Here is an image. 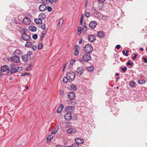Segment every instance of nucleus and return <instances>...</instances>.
<instances>
[{
	"label": "nucleus",
	"instance_id": "nucleus-1",
	"mask_svg": "<svg viewBox=\"0 0 147 147\" xmlns=\"http://www.w3.org/2000/svg\"><path fill=\"white\" fill-rule=\"evenodd\" d=\"M67 78L68 79V80L69 81H72L75 79L76 75L72 71H69L67 74Z\"/></svg>",
	"mask_w": 147,
	"mask_h": 147
},
{
	"label": "nucleus",
	"instance_id": "nucleus-2",
	"mask_svg": "<svg viewBox=\"0 0 147 147\" xmlns=\"http://www.w3.org/2000/svg\"><path fill=\"white\" fill-rule=\"evenodd\" d=\"M93 49L92 46L90 44L86 45L84 47V51L88 53H91Z\"/></svg>",
	"mask_w": 147,
	"mask_h": 147
},
{
	"label": "nucleus",
	"instance_id": "nucleus-3",
	"mask_svg": "<svg viewBox=\"0 0 147 147\" xmlns=\"http://www.w3.org/2000/svg\"><path fill=\"white\" fill-rule=\"evenodd\" d=\"M83 59L86 61H90L91 59L90 54L89 53H86L82 57Z\"/></svg>",
	"mask_w": 147,
	"mask_h": 147
},
{
	"label": "nucleus",
	"instance_id": "nucleus-4",
	"mask_svg": "<svg viewBox=\"0 0 147 147\" xmlns=\"http://www.w3.org/2000/svg\"><path fill=\"white\" fill-rule=\"evenodd\" d=\"M9 69H10L11 73H16L18 71L16 67L15 64L14 63H12L10 65Z\"/></svg>",
	"mask_w": 147,
	"mask_h": 147
},
{
	"label": "nucleus",
	"instance_id": "nucleus-5",
	"mask_svg": "<svg viewBox=\"0 0 147 147\" xmlns=\"http://www.w3.org/2000/svg\"><path fill=\"white\" fill-rule=\"evenodd\" d=\"M22 37L24 40L26 41H30L31 39L30 36L25 33L22 34Z\"/></svg>",
	"mask_w": 147,
	"mask_h": 147
},
{
	"label": "nucleus",
	"instance_id": "nucleus-6",
	"mask_svg": "<svg viewBox=\"0 0 147 147\" xmlns=\"http://www.w3.org/2000/svg\"><path fill=\"white\" fill-rule=\"evenodd\" d=\"M11 59L12 61L14 63H18L20 61L19 56L16 55H14V56L11 57Z\"/></svg>",
	"mask_w": 147,
	"mask_h": 147
},
{
	"label": "nucleus",
	"instance_id": "nucleus-7",
	"mask_svg": "<svg viewBox=\"0 0 147 147\" xmlns=\"http://www.w3.org/2000/svg\"><path fill=\"white\" fill-rule=\"evenodd\" d=\"M84 69L82 67H78L76 69V73L79 75H81L83 73Z\"/></svg>",
	"mask_w": 147,
	"mask_h": 147
},
{
	"label": "nucleus",
	"instance_id": "nucleus-8",
	"mask_svg": "<svg viewBox=\"0 0 147 147\" xmlns=\"http://www.w3.org/2000/svg\"><path fill=\"white\" fill-rule=\"evenodd\" d=\"M23 23L25 25H28L30 24V20L28 17H26L24 18L23 20Z\"/></svg>",
	"mask_w": 147,
	"mask_h": 147
},
{
	"label": "nucleus",
	"instance_id": "nucleus-9",
	"mask_svg": "<svg viewBox=\"0 0 147 147\" xmlns=\"http://www.w3.org/2000/svg\"><path fill=\"white\" fill-rule=\"evenodd\" d=\"M39 9L41 11H43L47 9V7L45 4H42L39 7Z\"/></svg>",
	"mask_w": 147,
	"mask_h": 147
},
{
	"label": "nucleus",
	"instance_id": "nucleus-10",
	"mask_svg": "<svg viewBox=\"0 0 147 147\" xmlns=\"http://www.w3.org/2000/svg\"><path fill=\"white\" fill-rule=\"evenodd\" d=\"M68 97L70 100H73L75 97V93L72 92H69L67 95Z\"/></svg>",
	"mask_w": 147,
	"mask_h": 147
},
{
	"label": "nucleus",
	"instance_id": "nucleus-11",
	"mask_svg": "<svg viewBox=\"0 0 147 147\" xmlns=\"http://www.w3.org/2000/svg\"><path fill=\"white\" fill-rule=\"evenodd\" d=\"M76 132V130L74 128H70L68 129L67 130V134H74Z\"/></svg>",
	"mask_w": 147,
	"mask_h": 147
},
{
	"label": "nucleus",
	"instance_id": "nucleus-12",
	"mask_svg": "<svg viewBox=\"0 0 147 147\" xmlns=\"http://www.w3.org/2000/svg\"><path fill=\"white\" fill-rule=\"evenodd\" d=\"M97 25L96 22L94 21H91L89 24V26L92 28H94Z\"/></svg>",
	"mask_w": 147,
	"mask_h": 147
},
{
	"label": "nucleus",
	"instance_id": "nucleus-13",
	"mask_svg": "<svg viewBox=\"0 0 147 147\" xmlns=\"http://www.w3.org/2000/svg\"><path fill=\"white\" fill-rule=\"evenodd\" d=\"M88 39L89 41L91 42H93L96 40V37L93 35H91L88 36Z\"/></svg>",
	"mask_w": 147,
	"mask_h": 147
},
{
	"label": "nucleus",
	"instance_id": "nucleus-14",
	"mask_svg": "<svg viewBox=\"0 0 147 147\" xmlns=\"http://www.w3.org/2000/svg\"><path fill=\"white\" fill-rule=\"evenodd\" d=\"M1 69L2 71L5 72L9 70V66L7 65H4L1 67Z\"/></svg>",
	"mask_w": 147,
	"mask_h": 147
},
{
	"label": "nucleus",
	"instance_id": "nucleus-15",
	"mask_svg": "<svg viewBox=\"0 0 147 147\" xmlns=\"http://www.w3.org/2000/svg\"><path fill=\"white\" fill-rule=\"evenodd\" d=\"M64 117L66 120L69 121L71 119V115L70 113H68L65 115Z\"/></svg>",
	"mask_w": 147,
	"mask_h": 147
},
{
	"label": "nucleus",
	"instance_id": "nucleus-16",
	"mask_svg": "<svg viewBox=\"0 0 147 147\" xmlns=\"http://www.w3.org/2000/svg\"><path fill=\"white\" fill-rule=\"evenodd\" d=\"M75 141L76 143L79 144H82L84 142V140L80 138H77L75 139Z\"/></svg>",
	"mask_w": 147,
	"mask_h": 147
},
{
	"label": "nucleus",
	"instance_id": "nucleus-17",
	"mask_svg": "<svg viewBox=\"0 0 147 147\" xmlns=\"http://www.w3.org/2000/svg\"><path fill=\"white\" fill-rule=\"evenodd\" d=\"M74 109V107L72 106H68L66 108V111L67 112L70 113L72 112Z\"/></svg>",
	"mask_w": 147,
	"mask_h": 147
},
{
	"label": "nucleus",
	"instance_id": "nucleus-18",
	"mask_svg": "<svg viewBox=\"0 0 147 147\" xmlns=\"http://www.w3.org/2000/svg\"><path fill=\"white\" fill-rule=\"evenodd\" d=\"M63 107L64 106L63 104H60L57 108V113H61L62 109H63Z\"/></svg>",
	"mask_w": 147,
	"mask_h": 147
},
{
	"label": "nucleus",
	"instance_id": "nucleus-19",
	"mask_svg": "<svg viewBox=\"0 0 147 147\" xmlns=\"http://www.w3.org/2000/svg\"><path fill=\"white\" fill-rule=\"evenodd\" d=\"M53 137L54 136H53L52 134L49 135L46 139L47 143H50L51 142V140L52 139Z\"/></svg>",
	"mask_w": 147,
	"mask_h": 147
},
{
	"label": "nucleus",
	"instance_id": "nucleus-20",
	"mask_svg": "<svg viewBox=\"0 0 147 147\" xmlns=\"http://www.w3.org/2000/svg\"><path fill=\"white\" fill-rule=\"evenodd\" d=\"M94 14L96 18H98L101 16V14L99 12H97L96 10L94 9Z\"/></svg>",
	"mask_w": 147,
	"mask_h": 147
},
{
	"label": "nucleus",
	"instance_id": "nucleus-21",
	"mask_svg": "<svg viewBox=\"0 0 147 147\" xmlns=\"http://www.w3.org/2000/svg\"><path fill=\"white\" fill-rule=\"evenodd\" d=\"M27 29L24 28L23 26H20L19 27V31L21 33H25Z\"/></svg>",
	"mask_w": 147,
	"mask_h": 147
},
{
	"label": "nucleus",
	"instance_id": "nucleus-22",
	"mask_svg": "<svg viewBox=\"0 0 147 147\" xmlns=\"http://www.w3.org/2000/svg\"><path fill=\"white\" fill-rule=\"evenodd\" d=\"M29 30L32 32H35L37 30L36 28L33 26H30L29 27Z\"/></svg>",
	"mask_w": 147,
	"mask_h": 147
},
{
	"label": "nucleus",
	"instance_id": "nucleus-23",
	"mask_svg": "<svg viewBox=\"0 0 147 147\" xmlns=\"http://www.w3.org/2000/svg\"><path fill=\"white\" fill-rule=\"evenodd\" d=\"M98 36L99 38H103L105 36V34L103 32L99 31L97 32Z\"/></svg>",
	"mask_w": 147,
	"mask_h": 147
},
{
	"label": "nucleus",
	"instance_id": "nucleus-24",
	"mask_svg": "<svg viewBox=\"0 0 147 147\" xmlns=\"http://www.w3.org/2000/svg\"><path fill=\"white\" fill-rule=\"evenodd\" d=\"M22 59L23 61L26 62L28 61V58L27 55H23L22 57Z\"/></svg>",
	"mask_w": 147,
	"mask_h": 147
},
{
	"label": "nucleus",
	"instance_id": "nucleus-25",
	"mask_svg": "<svg viewBox=\"0 0 147 147\" xmlns=\"http://www.w3.org/2000/svg\"><path fill=\"white\" fill-rule=\"evenodd\" d=\"M34 22L36 24H41L42 22L41 20L39 18H35L34 19Z\"/></svg>",
	"mask_w": 147,
	"mask_h": 147
},
{
	"label": "nucleus",
	"instance_id": "nucleus-26",
	"mask_svg": "<svg viewBox=\"0 0 147 147\" xmlns=\"http://www.w3.org/2000/svg\"><path fill=\"white\" fill-rule=\"evenodd\" d=\"M32 46V43L30 42H27L25 45V47L28 48Z\"/></svg>",
	"mask_w": 147,
	"mask_h": 147
},
{
	"label": "nucleus",
	"instance_id": "nucleus-27",
	"mask_svg": "<svg viewBox=\"0 0 147 147\" xmlns=\"http://www.w3.org/2000/svg\"><path fill=\"white\" fill-rule=\"evenodd\" d=\"M21 53V51L18 49L16 50L13 53V54L17 56H19L20 54Z\"/></svg>",
	"mask_w": 147,
	"mask_h": 147
},
{
	"label": "nucleus",
	"instance_id": "nucleus-28",
	"mask_svg": "<svg viewBox=\"0 0 147 147\" xmlns=\"http://www.w3.org/2000/svg\"><path fill=\"white\" fill-rule=\"evenodd\" d=\"M39 18L42 20H43L45 18V15L43 13H40L38 16Z\"/></svg>",
	"mask_w": 147,
	"mask_h": 147
},
{
	"label": "nucleus",
	"instance_id": "nucleus-29",
	"mask_svg": "<svg viewBox=\"0 0 147 147\" xmlns=\"http://www.w3.org/2000/svg\"><path fill=\"white\" fill-rule=\"evenodd\" d=\"M63 19H62V18L60 19L59 21V23H58V27H61L63 24Z\"/></svg>",
	"mask_w": 147,
	"mask_h": 147
},
{
	"label": "nucleus",
	"instance_id": "nucleus-30",
	"mask_svg": "<svg viewBox=\"0 0 147 147\" xmlns=\"http://www.w3.org/2000/svg\"><path fill=\"white\" fill-rule=\"evenodd\" d=\"M58 130V128H57L55 127V128H53L52 130L51 131V134H55L56 133V132Z\"/></svg>",
	"mask_w": 147,
	"mask_h": 147
},
{
	"label": "nucleus",
	"instance_id": "nucleus-31",
	"mask_svg": "<svg viewBox=\"0 0 147 147\" xmlns=\"http://www.w3.org/2000/svg\"><path fill=\"white\" fill-rule=\"evenodd\" d=\"M70 87L71 89L74 91H76L77 90L76 86L74 84H73L71 85Z\"/></svg>",
	"mask_w": 147,
	"mask_h": 147
},
{
	"label": "nucleus",
	"instance_id": "nucleus-32",
	"mask_svg": "<svg viewBox=\"0 0 147 147\" xmlns=\"http://www.w3.org/2000/svg\"><path fill=\"white\" fill-rule=\"evenodd\" d=\"M75 59H73L71 61L70 63L69 64V67H72L73 64L75 62Z\"/></svg>",
	"mask_w": 147,
	"mask_h": 147
},
{
	"label": "nucleus",
	"instance_id": "nucleus-33",
	"mask_svg": "<svg viewBox=\"0 0 147 147\" xmlns=\"http://www.w3.org/2000/svg\"><path fill=\"white\" fill-rule=\"evenodd\" d=\"M87 30V28L85 26H84L82 29V32L84 34L86 33V32Z\"/></svg>",
	"mask_w": 147,
	"mask_h": 147
},
{
	"label": "nucleus",
	"instance_id": "nucleus-34",
	"mask_svg": "<svg viewBox=\"0 0 147 147\" xmlns=\"http://www.w3.org/2000/svg\"><path fill=\"white\" fill-rule=\"evenodd\" d=\"M138 82L139 84H144L146 82L145 80H138Z\"/></svg>",
	"mask_w": 147,
	"mask_h": 147
},
{
	"label": "nucleus",
	"instance_id": "nucleus-35",
	"mask_svg": "<svg viewBox=\"0 0 147 147\" xmlns=\"http://www.w3.org/2000/svg\"><path fill=\"white\" fill-rule=\"evenodd\" d=\"M88 70L90 72L94 70V67L93 66L88 67L87 68Z\"/></svg>",
	"mask_w": 147,
	"mask_h": 147
},
{
	"label": "nucleus",
	"instance_id": "nucleus-36",
	"mask_svg": "<svg viewBox=\"0 0 147 147\" xmlns=\"http://www.w3.org/2000/svg\"><path fill=\"white\" fill-rule=\"evenodd\" d=\"M136 83L133 81L132 82H130L129 83V86L131 87H134L136 84Z\"/></svg>",
	"mask_w": 147,
	"mask_h": 147
},
{
	"label": "nucleus",
	"instance_id": "nucleus-37",
	"mask_svg": "<svg viewBox=\"0 0 147 147\" xmlns=\"http://www.w3.org/2000/svg\"><path fill=\"white\" fill-rule=\"evenodd\" d=\"M46 34L45 33H42L41 34V36L40 37V40L42 41L43 39V38L45 36V35Z\"/></svg>",
	"mask_w": 147,
	"mask_h": 147
},
{
	"label": "nucleus",
	"instance_id": "nucleus-38",
	"mask_svg": "<svg viewBox=\"0 0 147 147\" xmlns=\"http://www.w3.org/2000/svg\"><path fill=\"white\" fill-rule=\"evenodd\" d=\"M68 80V79L67 78V77H63V82L66 83L67 82Z\"/></svg>",
	"mask_w": 147,
	"mask_h": 147
},
{
	"label": "nucleus",
	"instance_id": "nucleus-39",
	"mask_svg": "<svg viewBox=\"0 0 147 147\" xmlns=\"http://www.w3.org/2000/svg\"><path fill=\"white\" fill-rule=\"evenodd\" d=\"M43 47V45L41 43H40L38 44V49H42Z\"/></svg>",
	"mask_w": 147,
	"mask_h": 147
},
{
	"label": "nucleus",
	"instance_id": "nucleus-40",
	"mask_svg": "<svg viewBox=\"0 0 147 147\" xmlns=\"http://www.w3.org/2000/svg\"><path fill=\"white\" fill-rule=\"evenodd\" d=\"M81 27L79 26L78 28V35H80L81 34Z\"/></svg>",
	"mask_w": 147,
	"mask_h": 147
},
{
	"label": "nucleus",
	"instance_id": "nucleus-41",
	"mask_svg": "<svg viewBox=\"0 0 147 147\" xmlns=\"http://www.w3.org/2000/svg\"><path fill=\"white\" fill-rule=\"evenodd\" d=\"M71 146V147H79V144L76 143H74Z\"/></svg>",
	"mask_w": 147,
	"mask_h": 147
},
{
	"label": "nucleus",
	"instance_id": "nucleus-42",
	"mask_svg": "<svg viewBox=\"0 0 147 147\" xmlns=\"http://www.w3.org/2000/svg\"><path fill=\"white\" fill-rule=\"evenodd\" d=\"M121 69L122 70V71L125 72L127 70V68L125 66L123 68L121 67Z\"/></svg>",
	"mask_w": 147,
	"mask_h": 147
},
{
	"label": "nucleus",
	"instance_id": "nucleus-43",
	"mask_svg": "<svg viewBox=\"0 0 147 147\" xmlns=\"http://www.w3.org/2000/svg\"><path fill=\"white\" fill-rule=\"evenodd\" d=\"M33 54L32 51H28L27 53V54L26 55H29V56H30L31 55H32Z\"/></svg>",
	"mask_w": 147,
	"mask_h": 147
},
{
	"label": "nucleus",
	"instance_id": "nucleus-44",
	"mask_svg": "<svg viewBox=\"0 0 147 147\" xmlns=\"http://www.w3.org/2000/svg\"><path fill=\"white\" fill-rule=\"evenodd\" d=\"M131 60H129L128 61V62L127 63V65L131 66L132 65V63H130Z\"/></svg>",
	"mask_w": 147,
	"mask_h": 147
},
{
	"label": "nucleus",
	"instance_id": "nucleus-45",
	"mask_svg": "<svg viewBox=\"0 0 147 147\" xmlns=\"http://www.w3.org/2000/svg\"><path fill=\"white\" fill-rule=\"evenodd\" d=\"M59 94L60 95H63L64 94V91L63 90H61L59 91Z\"/></svg>",
	"mask_w": 147,
	"mask_h": 147
},
{
	"label": "nucleus",
	"instance_id": "nucleus-46",
	"mask_svg": "<svg viewBox=\"0 0 147 147\" xmlns=\"http://www.w3.org/2000/svg\"><path fill=\"white\" fill-rule=\"evenodd\" d=\"M38 37V35L37 34H35L32 36V38L34 39H37Z\"/></svg>",
	"mask_w": 147,
	"mask_h": 147
},
{
	"label": "nucleus",
	"instance_id": "nucleus-47",
	"mask_svg": "<svg viewBox=\"0 0 147 147\" xmlns=\"http://www.w3.org/2000/svg\"><path fill=\"white\" fill-rule=\"evenodd\" d=\"M75 55L77 56L79 54V51L78 50H76L74 53Z\"/></svg>",
	"mask_w": 147,
	"mask_h": 147
},
{
	"label": "nucleus",
	"instance_id": "nucleus-48",
	"mask_svg": "<svg viewBox=\"0 0 147 147\" xmlns=\"http://www.w3.org/2000/svg\"><path fill=\"white\" fill-rule=\"evenodd\" d=\"M75 48L76 50H78H78L80 49V46L78 45H76L75 46Z\"/></svg>",
	"mask_w": 147,
	"mask_h": 147
},
{
	"label": "nucleus",
	"instance_id": "nucleus-49",
	"mask_svg": "<svg viewBox=\"0 0 147 147\" xmlns=\"http://www.w3.org/2000/svg\"><path fill=\"white\" fill-rule=\"evenodd\" d=\"M47 9L48 11L49 12L51 11L52 10L51 7L50 6H48L47 7Z\"/></svg>",
	"mask_w": 147,
	"mask_h": 147
},
{
	"label": "nucleus",
	"instance_id": "nucleus-50",
	"mask_svg": "<svg viewBox=\"0 0 147 147\" xmlns=\"http://www.w3.org/2000/svg\"><path fill=\"white\" fill-rule=\"evenodd\" d=\"M30 75V74L26 72L22 74V76H24L26 75L29 76Z\"/></svg>",
	"mask_w": 147,
	"mask_h": 147
},
{
	"label": "nucleus",
	"instance_id": "nucleus-51",
	"mask_svg": "<svg viewBox=\"0 0 147 147\" xmlns=\"http://www.w3.org/2000/svg\"><path fill=\"white\" fill-rule=\"evenodd\" d=\"M142 59L144 60V62L145 63H147V58H146L145 57H143Z\"/></svg>",
	"mask_w": 147,
	"mask_h": 147
},
{
	"label": "nucleus",
	"instance_id": "nucleus-52",
	"mask_svg": "<svg viewBox=\"0 0 147 147\" xmlns=\"http://www.w3.org/2000/svg\"><path fill=\"white\" fill-rule=\"evenodd\" d=\"M137 56V54H134V56L133 57H132V59L133 60H134L136 58V57Z\"/></svg>",
	"mask_w": 147,
	"mask_h": 147
},
{
	"label": "nucleus",
	"instance_id": "nucleus-53",
	"mask_svg": "<svg viewBox=\"0 0 147 147\" xmlns=\"http://www.w3.org/2000/svg\"><path fill=\"white\" fill-rule=\"evenodd\" d=\"M122 53L124 55L126 56H128V54H127V53H125V52L124 50H123L122 51Z\"/></svg>",
	"mask_w": 147,
	"mask_h": 147
},
{
	"label": "nucleus",
	"instance_id": "nucleus-54",
	"mask_svg": "<svg viewBox=\"0 0 147 147\" xmlns=\"http://www.w3.org/2000/svg\"><path fill=\"white\" fill-rule=\"evenodd\" d=\"M18 69L19 72H20L23 70V68L22 67H18Z\"/></svg>",
	"mask_w": 147,
	"mask_h": 147
},
{
	"label": "nucleus",
	"instance_id": "nucleus-55",
	"mask_svg": "<svg viewBox=\"0 0 147 147\" xmlns=\"http://www.w3.org/2000/svg\"><path fill=\"white\" fill-rule=\"evenodd\" d=\"M41 28L43 30H45V24H43L41 25Z\"/></svg>",
	"mask_w": 147,
	"mask_h": 147
},
{
	"label": "nucleus",
	"instance_id": "nucleus-56",
	"mask_svg": "<svg viewBox=\"0 0 147 147\" xmlns=\"http://www.w3.org/2000/svg\"><path fill=\"white\" fill-rule=\"evenodd\" d=\"M90 12H86L85 14V16L86 17H88L90 16Z\"/></svg>",
	"mask_w": 147,
	"mask_h": 147
},
{
	"label": "nucleus",
	"instance_id": "nucleus-57",
	"mask_svg": "<svg viewBox=\"0 0 147 147\" xmlns=\"http://www.w3.org/2000/svg\"><path fill=\"white\" fill-rule=\"evenodd\" d=\"M32 49L34 51H36L37 49V47L36 46H32Z\"/></svg>",
	"mask_w": 147,
	"mask_h": 147
},
{
	"label": "nucleus",
	"instance_id": "nucleus-58",
	"mask_svg": "<svg viewBox=\"0 0 147 147\" xmlns=\"http://www.w3.org/2000/svg\"><path fill=\"white\" fill-rule=\"evenodd\" d=\"M13 73H11V71H9L7 72L6 73V74L7 75H10L11 74H12Z\"/></svg>",
	"mask_w": 147,
	"mask_h": 147
},
{
	"label": "nucleus",
	"instance_id": "nucleus-59",
	"mask_svg": "<svg viewBox=\"0 0 147 147\" xmlns=\"http://www.w3.org/2000/svg\"><path fill=\"white\" fill-rule=\"evenodd\" d=\"M48 1V0H42V3L43 4H47Z\"/></svg>",
	"mask_w": 147,
	"mask_h": 147
},
{
	"label": "nucleus",
	"instance_id": "nucleus-60",
	"mask_svg": "<svg viewBox=\"0 0 147 147\" xmlns=\"http://www.w3.org/2000/svg\"><path fill=\"white\" fill-rule=\"evenodd\" d=\"M33 65V62H30L29 64L28 65V67H30H30L32 66Z\"/></svg>",
	"mask_w": 147,
	"mask_h": 147
},
{
	"label": "nucleus",
	"instance_id": "nucleus-61",
	"mask_svg": "<svg viewBox=\"0 0 147 147\" xmlns=\"http://www.w3.org/2000/svg\"><path fill=\"white\" fill-rule=\"evenodd\" d=\"M67 63H66V64H64L63 65V71H64L65 70V69L66 67V66H67Z\"/></svg>",
	"mask_w": 147,
	"mask_h": 147
},
{
	"label": "nucleus",
	"instance_id": "nucleus-62",
	"mask_svg": "<svg viewBox=\"0 0 147 147\" xmlns=\"http://www.w3.org/2000/svg\"><path fill=\"white\" fill-rule=\"evenodd\" d=\"M120 45H117L115 47L116 48L118 49H119L120 48Z\"/></svg>",
	"mask_w": 147,
	"mask_h": 147
},
{
	"label": "nucleus",
	"instance_id": "nucleus-63",
	"mask_svg": "<svg viewBox=\"0 0 147 147\" xmlns=\"http://www.w3.org/2000/svg\"><path fill=\"white\" fill-rule=\"evenodd\" d=\"M84 60L83 59H81L80 60V62L82 64H83L84 63Z\"/></svg>",
	"mask_w": 147,
	"mask_h": 147
},
{
	"label": "nucleus",
	"instance_id": "nucleus-64",
	"mask_svg": "<svg viewBox=\"0 0 147 147\" xmlns=\"http://www.w3.org/2000/svg\"><path fill=\"white\" fill-rule=\"evenodd\" d=\"M49 2H50L51 3H53V2H54V0H48Z\"/></svg>",
	"mask_w": 147,
	"mask_h": 147
}]
</instances>
